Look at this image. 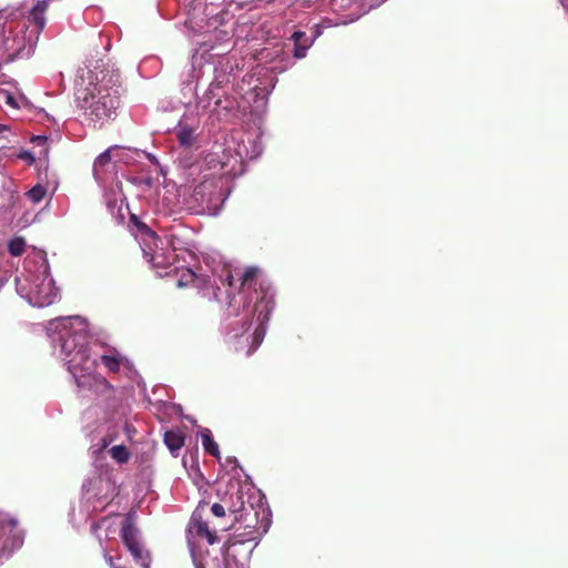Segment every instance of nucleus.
<instances>
[{"instance_id":"nucleus-1","label":"nucleus","mask_w":568,"mask_h":568,"mask_svg":"<svg viewBox=\"0 0 568 568\" xmlns=\"http://www.w3.org/2000/svg\"><path fill=\"white\" fill-rule=\"evenodd\" d=\"M89 73V85L77 93L78 106L91 121L113 120L120 106V74L113 70Z\"/></svg>"},{"instance_id":"nucleus-2","label":"nucleus","mask_w":568,"mask_h":568,"mask_svg":"<svg viewBox=\"0 0 568 568\" xmlns=\"http://www.w3.org/2000/svg\"><path fill=\"white\" fill-rule=\"evenodd\" d=\"M61 353L68 362L69 371L77 376L95 367L89 351V335L84 328L61 335Z\"/></svg>"},{"instance_id":"nucleus-3","label":"nucleus","mask_w":568,"mask_h":568,"mask_svg":"<svg viewBox=\"0 0 568 568\" xmlns=\"http://www.w3.org/2000/svg\"><path fill=\"white\" fill-rule=\"evenodd\" d=\"M22 545L23 532L18 527V520L0 516V565H3Z\"/></svg>"},{"instance_id":"nucleus-4","label":"nucleus","mask_w":568,"mask_h":568,"mask_svg":"<svg viewBox=\"0 0 568 568\" xmlns=\"http://www.w3.org/2000/svg\"><path fill=\"white\" fill-rule=\"evenodd\" d=\"M261 297L256 298L254 305V312L257 314L258 321V325L254 329L252 339L254 348L260 346V344L263 342L266 332L265 324L268 322L270 315L275 306L274 293L270 286H261Z\"/></svg>"},{"instance_id":"nucleus-5","label":"nucleus","mask_w":568,"mask_h":568,"mask_svg":"<svg viewBox=\"0 0 568 568\" xmlns=\"http://www.w3.org/2000/svg\"><path fill=\"white\" fill-rule=\"evenodd\" d=\"M219 280L225 288L227 305L235 306V295L241 294L245 283L248 281V267H232L226 264L219 274Z\"/></svg>"},{"instance_id":"nucleus-6","label":"nucleus","mask_w":568,"mask_h":568,"mask_svg":"<svg viewBox=\"0 0 568 568\" xmlns=\"http://www.w3.org/2000/svg\"><path fill=\"white\" fill-rule=\"evenodd\" d=\"M257 500L255 505L251 503V508L255 509L256 526L251 531V541L261 538L262 535L266 534L272 525V510L265 500V496L260 489L256 493L251 491V500Z\"/></svg>"},{"instance_id":"nucleus-7","label":"nucleus","mask_w":568,"mask_h":568,"mask_svg":"<svg viewBox=\"0 0 568 568\" xmlns=\"http://www.w3.org/2000/svg\"><path fill=\"white\" fill-rule=\"evenodd\" d=\"M26 38L21 34L12 33L4 36L2 40V51L6 54V61L11 62L18 58H23L29 53L26 51Z\"/></svg>"},{"instance_id":"nucleus-8","label":"nucleus","mask_w":568,"mask_h":568,"mask_svg":"<svg viewBox=\"0 0 568 568\" xmlns=\"http://www.w3.org/2000/svg\"><path fill=\"white\" fill-rule=\"evenodd\" d=\"M57 293L51 287V282H42L37 286L33 300L39 307L48 306L54 302Z\"/></svg>"},{"instance_id":"nucleus-9","label":"nucleus","mask_w":568,"mask_h":568,"mask_svg":"<svg viewBox=\"0 0 568 568\" xmlns=\"http://www.w3.org/2000/svg\"><path fill=\"white\" fill-rule=\"evenodd\" d=\"M291 39L294 42V58L302 59L306 55V51L313 41L303 31H295Z\"/></svg>"},{"instance_id":"nucleus-10","label":"nucleus","mask_w":568,"mask_h":568,"mask_svg":"<svg viewBox=\"0 0 568 568\" xmlns=\"http://www.w3.org/2000/svg\"><path fill=\"white\" fill-rule=\"evenodd\" d=\"M22 16L19 9H2L0 10V30L3 34L8 31L10 34L13 30V23Z\"/></svg>"},{"instance_id":"nucleus-11","label":"nucleus","mask_w":568,"mask_h":568,"mask_svg":"<svg viewBox=\"0 0 568 568\" xmlns=\"http://www.w3.org/2000/svg\"><path fill=\"white\" fill-rule=\"evenodd\" d=\"M163 440L170 452L174 454L183 447L185 435L180 429H170L164 433Z\"/></svg>"},{"instance_id":"nucleus-12","label":"nucleus","mask_w":568,"mask_h":568,"mask_svg":"<svg viewBox=\"0 0 568 568\" xmlns=\"http://www.w3.org/2000/svg\"><path fill=\"white\" fill-rule=\"evenodd\" d=\"M49 3L47 0L38 1L30 11L29 19L33 22L39 30H42L45 26L44 13L48 10Z\"/></svg>"},{"instance_id":"nucleus-13","label":"nucleus","mask_w":568,"mask_h":568,"mask_svg":"<svg viewBox=\"0 0 568 568\" xmlns=\"http://www.w3.org/2000/svg\"><path fill=\"white\" fill-rule=\"evenodd\" d=\"M192 529L197 537L205 538L210 545L216 541V535L214 531L210 530L207 523L194 520Z\"/></svg>"},{"instance_id":"nucleus-14","label":"nucleus","mask_w":568,"mask_h":568,"mask_svg":"<svg viewBox=\"0 0 568 568\" xmlns=\"http://www.w3.org/2000/svg\"><path fill=\"white\" fill-rule=\"evenodd\" d=\"M121 538L123 540V544L128 547L130 545L139 542L138 536H136V529L131 521V519L126 518L123 521L122 528H121Z\"/></svg>"},{"instance_id":"nucleus-15","label":"nucleus","mask_w":568,"mask_h":568,"mask_svg":"<svg viewBox=\"0 0 568 568\" xmlns=\"http://www.w3.org/2000/svg\"><path fill=\"white\" fill-rule=\"evenodd\" d=\"M129 551L134 557L136 561L141 564L144 568H149L150 566V555L143 550L142 545L139 542L128 546Z\"/></svg>"},{"instance_id":"nucleus-16","label":"nucleus","mask_w":568,"mask_h":568,"mask_svg":"<svg viewBox=\"0 0 568 568\" xmlns=\"http://www.w3.org/2000/svg\"><path fill=\"white\" fill-rule=\"evenodd\" d=\"M201 438H202V445L204 447V450L213 457H219L220 456L219 445L213 439L211 432L206 429L204 433H202Z\"/></svg>"},{"instance_id":"nucleus-17","label":"nucleus","mask_w":568,"mask_h":568,"mask_svg":"<svg viewBox=\"0 0 568 568\" xmlns=\"http://www.w3.org/2000/svg\"><path fill=\"white\" fill-rule=\"evenodd\" d=\"M244 491L243 487L239 486L235 495V500L233 499V495L230 496L231 505L229 507L231 513H242L244 510L245 501L243 499Z\"/></svg>"},{"instance_id":"nucleus-18","label":"nucleus","mask_w":568,"mask_h":568,"mask_svg":"<svg viewBox=\"0 0 568 568\" xmlns=\"http://www.w3.org/2000/svg\"><path fill=\"white\" fill-rule=\"evenodd\" d=\"M111 162V154H110V151L106 150L104 151L103 153H101L94 161V164H93V172H94V175L97 178H99L101 175V173L103 172L104 168L106 165H109Z\"/></svg>"},{"instance_id":"nucleus-19","label":"nucleus","mask_w":568,"mask_h":568,"mask_svg":"<svg viewBox=\"0 0 568 568\" xmlns=\"http://www.w3.org/2000/svg\"><path fill=\"white\" fill-rule=\"evenodd\" d=\"M110 456L118 463L124 464L130 458V452L124 445L113 446L109 450Z\"/></svg>"},{"instance_id":"nucleus-20","label":"nucleus","mask_w":568,"mask_h":568,"mask_svg":"<svg viewBox=\"0 0 568 568\" xmlns=\"http://www.w3.org/2000/svg\"><path fill=\"white\" fill-rule=\"evenodd\" d=\"M26 250V241L23 237H13L8 243V251L12 256H20Z\"/></svg>"},{"instance_id":"nucleus-21","label":"nucleus","mask_w":568,"mask_h":568,"mask_svg":"<svg viewBox=\"0 0 568 568\" xmlns=\"http://www.w3.org/2000/svg\"><path fill=\"white\" fill-rule=\"evenodd\" d=\"M178 140L183 146H191L194 141V130L189 126H183L178 132Z\"/></svg>"},{"instance_id":"nucleus-22","label":"nucleus","mask_w":568,"mask_h":568,"mask_svg":"<svg viewBox=\"0 0 568 568\" xmlns=\"http://www.w3.org/2000/svg\"><path fill=\"white\" fill-rule=\"evenodd\" d=\"M45 194L47 189L41 184L34 185L26 193L27 197L33 203L41 202L44 199Z\"/></svg>"},{"instance_id":"nucleus-23","label":"nucleus","mask_w":568,"mask_h":568,"mask_svg":"<svg viewBox=\"0 0 568 568\" xmlns=\"http://www.w3.org/2000/svg\"><path fill=\"white\" fill-rule=\"evenodd\" d=\"M102 364L108 368L111 373H118L121 367V358L110 355L101 356Z\"/></svg>"},{"instance_id":"nucleus-24","label":"nucleus","mask_w":568,"mask_h":568,"mask_svg":"<svg viewBox=\"0 0 568 568\" xmlns=\"http://www.w3.org/2000/svg\"><path fill=\"white\" fill-rule=\"evenodd\" d=\"M31 142L42 148L39 152V155L47 159L49 154L48 138L44 135H34L31 138Z\"/></svg>"},{"instance_id":"nucleus-25","label":"nucleus","mask_w":568,"mask_h":568,"mask_svg":"<svg viewBox=\"0 0 568 568\" xmlns=\"http://www.w3.org/2000/svg\"><path fill=\"white\" fill-rule=\"evenodd\" d=\"M257 129L260 131L258 135H257V139L254 141L253 143V146H251V160L253 158H257L262 151H263V145H262V131H261V118H258V123H257Z\"/></svg>"},{"instance_id":"nucleus-26","label":"nucleus","mask_w":568,"mask_h":568,"mask_svg":"<svg viewBox=\"0 0 568 568\" xmlns=\"http://www.w3.org/2000/svg\"><path fill=\"white\" fill-rule=\"evenodd\" d=\"M18 158L20 160H23V161H27L29 164H33L34 161H36V158L34 155L30 152V151H21L19 154H18Z\"/></svg>"},{"instance_id":"nucleus-27","label":"nucleus","mask_w":568,"mask_h":568,"mask_svg":"<svg viewBox=\"0 0 568 568\" xmlns=\"http://www.w3.org/2000/svg\"><path fill=\"white\" fill-rule=\"evenodd\" d=\"M141 232L145 233L146 235L151 236L152 239H154L156 235L155 233L146 225L144 224L143 222H139L136 223L135 225Z\"/></svg>"},{"instance_id":"nucleus-28","label":"nucleus","mask_w":568,"mask_h":568,"mask_svg":"<svg viewBox=\"0 0 568 568\" xmlns=\"http://www.w3.org/2000/svg\"><path fill=\"white\" fill-rule=\"evenodd\" d=\"M211 511L216 516V517H223L225 515V509L224 507L221 505V504H213L212 507H211Z\"/></svg>"},{"instance_id":"nucleus-29","label":"nucleus","mask_w":568,"mask_h":568,"mask_svg":"<svg viewBox=\"0 0 568 568\" xmlns=\"http://www.w3.org/2000/svg\"><path fill=\"white\" fill-rule=\"evenodd\" d=\"M143 255L149 263H153V267H158L159 263L156 261L159 257H162V255H152L146 251H143Z\"/></svg>"},{"instance_id":"nucleus-30","label":"nucleus","mask_w":568,"mask_h":568,"mask_svg":"<svg viewBox=\"0 0 568 568\" xmlns=\"http://www.w3.org/2000/svg\"><path fill=\"white\" fill-rule=\"evenodd\" d=\"M257 272H258V270L256 267H252L251 266V271H250V274H251V287L256 285V274H257Z\"/></svg>"},{"instance_id":"nucleus-31","label":"nucleus","mask_w":568,"mask_h":568,"mask_svg":"<svg viewBox=\"0 0 568 568\" xmlns=\"http://www.w3.org/2000/svg\"><path fill=\"white\" fill-rule=\"evenodd\" d=\"M112 440H113V438H112V437H110L109 435L104 436V437L102 438V446H103V447H106V446H108Z\"/></svg>"},{"instance_id":"nucleus-32","label":"nucleus","mask_w":568,"mask_h":568,"mask_svg":"<svg viewBox=\"0 0 568 568\" xmlns=\"http://www.w3.org/2000/svg\"><path fill=\"white\" fill-rule=\"evenodd\" d=\"M6 102L10 105H13V106L16 105L13 97L10 95L9 93L6 94Z\"/></svg>"},{"instance_id":"nucleus-33","label":"nucleus","mask_w":568,"mask_h":568,"mask_svg":"<svg viewBox=\"0 0 568 568\" xmlns=\"http://www.w3.org/2000/svg\"><path fill=\"white\" fill-rule=\"evenodd\" d=\"M130 220H131V222H132L134 225H136V223L141 222V221H140L135 215H132Z\"/></svg>"},{"instance_id":"nucleus-34","label":"nucleus","mask_w":568,"mask_h":568,"mask_svg":"<svg viewBox=\"0 0 568 568\" xmlns=\"http://www.w3.org/2000/svg\"><path fill=\"white\" fill-rule=\"evenodd\" d=\"M245 305H246V296L243 295V306H245Z\"/></svg>"},{"instance_id":"nucleus-35","label":"nucleus","mask_w":568,"mask_h":568,"mask_svg":"<svg viewBox=\"0 0 568 568\" xmlns=\"http://www.w3.org/2000/svg\"><path fill=\"white\" fill-rule=\"evenodd\" d=\"M187 274H189V276H190V277H193V276H194V273H193V272H191V271H187Z\"/></svg>"},{"instance_id":"nucleus-36","label":"nucleus","mask_w":568,"mask_h":568,"mask_svg":"<svg viewBox=\"0 0 568 568\" xmlns=\"http://www.w3.org/2000/svg\"><path fill=\"white\" fill-rule=\"evenodd\" d=\"M196 568H204L203 566H197Z\"/></svg>"}]
</instances>
